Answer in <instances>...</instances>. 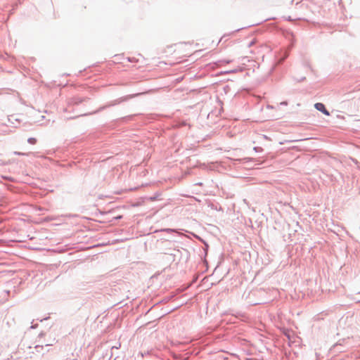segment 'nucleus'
Segmentation results:
<instances>
[{"mask_svg": "<svg viewBox=\"0 0 360 360\" xmlns=\"http://www.w3.org/2000/svg\"><path fill=\"white\" fill-rule=\"evenodd\" d=\"M314 107L317 110L322 112L324 115L327 116L330 115V112L326 110L325 105L323 103H315Z\"/></svg>", "mask_w": 360, "mask_h": 360, "instance_id": "nucleus-1", "label": "nucleus"}, {"mask_svg": "<svg viewBox=\"0 0 360 360\" xmlns=\"http://www.w3.org/2000/svg\"><path fill=\"white\" fill-rule=\"evenodd\" d=\"M27 141L31 144H35L37 143V139L35 138H30Z\"/></svg>", "mask_w": 360, "mask_h": 360, "instance_id": "nucleus-2", "label": "nucleus"}, {"mask_svg": "<svg viewBox=\"0 0 360 360\" xmlns=\"http://www.w3.org/2000/svg\"><path fill=\"white\" fill-rule=\"evenodd\" d=\"M250 304H252V305H255V304H259V302H252V301H250Z\"/></svg>", "mask_w": 360, "mask_h": 360, "instance_id": "nucleus-3", "label": "nucleus"}, {"mask_svg": "<svg viewBox=\"0 0 360 360\" xmlns=\"http://www.w3.org/2000/svg\"><path fill=\"white\" fill-rule=\"evenodd\" d=\"M129 60L130 62H134V60H131V59H129Z\"/></svg>", "mask_w": 360, "mask_h": 360, "instance_id": "nucleus-4", "label": "nucleus"}]
</instances>
